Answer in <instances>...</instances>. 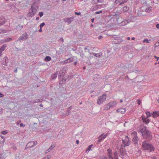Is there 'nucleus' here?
<instances>
[{"label":"nucleus","mask_w":159,"mask_h":159,"mask_svg":"<svg viewBox=\"0 0 159 159\" xmlns=\"http://www.w3.org/2000/svg\"><path fill=\"white\" fill-rule=\"evenodd\" d=\"M142 148L144 150H147L149 152H152L154 150V148L150 143L147 141H145L142 143Z\"/></svg>","instance_id":"1"},{"label":"nucleus","mask_w":159,"mask_h":159,"mask_svg":"<svg viewBox=\"0 0 159 159\" xmlns=\"http://www.w3.org/2000/svg\"><path fill=\"white\" fill-rule=\"evenodd\" d=\"M141 132L143 137L145 139H147L150 136L149 132L147 130L146 128L145 127H144L141 129Z\"/></svg>","instance_id":"2"},{"label":"nucleus","mask_w":159,"mask_h":159,"mask_svg":"<svg viewBox=\"0 0 159 159\" xmlns=\"http://www.w3.org/2000/svg\"><path fill=\"white\" fill-rule=\"evenodd\" d=\"M106 98V95L105 94H103L98 98L97 101L98 104L100 105L103 103L105 101Z\"/></svg>","instance_id":"3"},{"label":"nucleus","mask_w":159,"mask_h":159,"mask_svg":"<svg viewBox=\"0 0 159 159\" xmlns=\"http://www.w3.org/2000/svg\"><path fill=\"white\" fill-rule=\"evenodd\" d=\"M122 141L125 146H128L130 144L129 137L127 136H125V137L123 138Z\"/></svg>","instance_id":"4"},{"label":"nucleus","mask_w":159,"mask_h":159,"mask_svg":"<svg viewBox=\"0 0 159 159\" xmlns=\"http://www.w3.org/2000/svg\"><path fill=\"white\" fill-rule=\"evenodd\" d=\"M137 133L136 132H134L131 134V136L133 138V141L135 144L138 143V138L137 136Z\"/></svg>","instance_id":"5"},{"label":"nucleus","mask_w":159,"mask_h":159,"mask_svg":"<svg viewBox=\"0 0 159 159\" xmlns=\"http://www.w3.org/2000/svg\"><path fill=\"white\" fill-rule=\"evenodd\" d=\"M37 11V10L35 7H31L29 11V13L30 16H32L35 14Z\"/></svg>","instance_id":"6"},{"label":"nucleus","mask_w":159,"mask_h":159,"mask_svg":"<svg viewBox=\"0 0 159 159\" xmlns=\"http://www.w3.org/2000/svg\"><path fill=\"white\" fill-rule=\"evenodd\" d=\"M37 142L35 141H31L29 142L26 145V147L27 148H30L33 146L34 145L37 144Z\"/></svg>","instance_id":"7"},{"label":"nucleus","mask_w":159,"mask_h":159,"mask_svg":"<svg viewBox=\"0 0 159 159\" xmlns=\"http://www.w3.org/2000/svg\"><path fill=\"white\" fill-rule=\"evenodd\" d=\"M112 104H115L116 103L115 102H113L112 103H109V104L106 105L104 108L105 110H107L109 109L111 107H113Z\"/></svg>","instance_id":"8"},{"label":"nucleus","mask_w":159,"mask_h":159,"mask_svg":"<svg viewBox=\"0 0 159 159\" xmlns=\"http://www.w3.org/2000/svg\"><path fill=\"white\" fill-rule=\"evenodd\" d=\"M142 120L143 122L146 124H148L150 121V120L148 118V117L145 116H143L142 117Z\"/></svg>","instance_id":"9"},{"label":"nucleus","mask_w":159,"mask_h":159,"mask_svg":"<svg viewBox=\"0 0 159 159\" xmlns=\"http://www.w3.org/2000/svg\"><path fill=\"white\" fill-rule=\"evenodd\" d=\"M128 0H116L115 1V3L116 4L119 3V4H122L126 2Z\"/></svg>","instance_id":"10"},{"label":"nucleus","mask_w":159,"mask_h":159,"mask_svg":"<svg viewBox=\"0 0 159 159\" xmlns=\"http://www.w3.org/2000/svg\"><path fill=\"white\" fill-rule=\"evenodd\" d=\"M152 117L154 118H157L159 116V111H154L152 113Z\"/></svg>","instance_id":"11"},{"label":"nucleus","mask_w":159,"mask_h":159,"mask_svg":"<svg viewBox=\"0 0 159 159\" xmlns=\"http://www.w3.org/2000/svg\"><path fill=\"white\" fill-rule=\"evenodd\" d=\"M7 47L6 44L3 45L0 48V56L2 55V52L4 51Z\"/></svg>","instance_id":"12"},{"label":"nucleus","mask_w":159,"mask_h":159,"mask_svg":"<svg viewBox=\"0 0 159 159\" xmlns=\"http://www.w3.org/2000/svg\"><path fill=\"white\" fill-rule=\"evenodd\" d=\"M126 111V110L125 108H120L117 110V111L118 112L121 113L122 114L124 113Z\"/></svg>","instance_id":"13"},{"label":"nucleus","mask_w":159,"mask_h":159,"mask_svg":"<svg viewBox=\"0 0 159 159\" xmlns=\"http://www.w3.org/2000/svg\"><path fill=\"white\" fill-rule=\"evenodd\" d=\"M6 22L5 19L4 17H1L0 18V25L4 24Z\"/></svg>","instance_id":"14"},{"label":"nucleus","mask_w":159,"mask_h":159,"mask_svg":"<svg viewBox=\"0 0 159 159\" xmlns=\"http://www.w3.org/2000/svg\"><path fill=\"white\" fill-rule=\"evenodd\" d=\"M73 61V58H70L64 61V63L66 64L72 61Z\"/></svg>","instance_id":"15"},{"label":"nucleus","mask_w":159,"mask_h":159,"mask_svg":"<svg viewBox=\"0 0 159 159\" xmlns=\"http://www.w3.org/2000/svg\"><path fill=\"white\" fill-rule=\"evenodd\" d=\"M27 38V34L26 33H24L23 34L21 37H20V40H25Z\"/></svg>","instance_id":"16"},{"label":"nucleus","mask_w":159,"mask_h":159,"mask_svg":"<svg viewBox=\"0 0 159 159\" xmlns=\"http://www.w3.org/2000/svg\"><path fill=\"white\" fill-rule=\"evenodd\" d=\"M108 154L107 156L112 157V151L111 149H108L107 150Z\"/></svg>","instance_id":"17"},{"label":"nucleus","mask_w":159,"mask_h":159,"mask_svg":"<svg viewBox=\"0 0 159 159\" xmlns=\"http://www.w3.org/2000/svg\"><path fill=\"white\" fill-rule=\"evenodd\" d=\"M103 134H101L99 137L98 138V142L99 143H100L101 142V141L104 139H102V136L103 135Z\"/></svg>","instance_id":"18"},{"label":"nucleus","mask_w":159,"mask_h":159,"mask_svg":"<svg viewBox=\"0 0 159 159\" xmlns=\"http://www.w3.org/2000/svg\"><path fill=\"white\" fill-rule=\"evenodd\" d=\"M101 159H114L113 157H102Z\"/></svg>","instance_id":"19"},{"label":"nucleus","mask_w":159,"mask_h":159,"mask_svg":"<svg viewBox=\"0 0 159 159\" xmlns=\"http://www.w3.org/2000/svg\"><path fill=\"white\" fill-rule=\"evenodd\" d=\"M4 141V137L0 135V143H3Z\"/></svg>","instance_id":"20"},{"label":"nucleus","mask_w":159,"mask_h":159,"mask_svg":"<svg viewBox=\"0 0 159 159\" xmlns=\"http://www.w3.org/2000/svg\"><path fill=\"white\" fill-rule=\"evenodd\" d=\"M114 157L115 159H119L118 153H117V152L116 151L114 152Z\"/></svg>","instance_id":"21"},{"label":"nucleus","mask_w":159,"mask_h":159,"mask_svg":"<svg viewBox=\"0 0 159 159\" xmlns=\"http://www.w3.org/2000/svg\"><path fill=\"white\" fill-rule=\"evenodd\" d=\"M124 147L123 146H121V148L120 150V152L121 154V155H124L125 153V150H123V148H122V147Z\"/></svg>","instance_id":"22"},{"label":"nucleus","mask_w":159,"mask_h":159,"mask_svg":"<svg viewBox=\"0 0 159 159\" xmlns=\"http://www.w3.org/2000/svg\"><path fill=\"white\" fill-rule=\"evenodd\" d=\"M146 114L147 115V117L148 118L152 116V114L150 112H146Z\"/></svg>","instance_id":"23"},{"label":"nucleus","mask_w":159,"mask_h":159,"mask_svg":"<svg viewBox=\"0 0 159 159\" xmlns=\"http://www.w3.org/2000/svg\"><path fill=\"white\" fill-rule=\"evenodd\" d=\"M93 146V145L91 144L90 145H89L88 147L87 148V149L86 150V152H89V151L92 148V147Z\"/></svg>","instance_id":"24"},{"label":"nucleus","mask_w":159,"mask_h":159,"mask_svg":"<svg viewBox=\"0 0 159 159\" xmlns=\"http://www.w3.org/2000/svg\"><path fill=\"white\" fill-rule=\"evenodd\" d=\"M45 61H48L51 60V58L49 56H47L45 58Z\"/></svg>","instance_id":"25"},{"label":"nucleus","mask_w":159,"mask_h":159,"mask_svg":"<svg viewBox=\"0 0 159 159\" xmlns=\"http://www.w3.org/2000/svg\"><path fill=\"white\" fill-rule=\"evenodd\" d=\"M129 8L127 7H124L123 8V11H127L129 10Z\"/></svg>","instance_id":"26"},{"label":"nucleus","mask_w":159,"mask_h":159,"mask_svg":"<svg viewBox=\"0 0 159 159\" xmlns=\"http://www.w3.org/2000/svg\"><path fill=\"white\" fill-rule=\"evenodd\" d=\"M54 147V145H52L50 147V148H49L47 151V152H49L51 149H52V148Z\"/></svg>","instance_id":"27"},{"label":"nucleus","mask_w":159,"mask_h":159,"mask_svg":"<svg viewBox=\"0 0 159 159\" xmlns=\"http://www.w3.org/2000/svg\"><path fill=\"white\" fill-rule=\"evenodd\" d=\"M12 40V39L10 38H7V39H6L4 42H7L10 41H11Z\"/></svg>","instance_id":"28"},{"label":"nucleus","mask_w":159,"mask_h":159,"mask_svg":"<svg viewBox=\"0 0 159 159\" xmlns=\"http://www.w3.org/2000/svg\"><path fill=\"white\" fill-rule=\"evenodd\" d=\"M51 158V156L50 155H47L45 156L43 159H49Z\"/></svg>","instance_id":"29"},{"label":"nucleus","mask_w":159,"mask_h":159,"mask_svg":"<svg viewBox=\"0 0 159 159\" xmlns=\"http://www.w3.org/2000/svg\"><path fill=\"white\" fill-rule=\"evenodd\" d=\"M1 133L3 135H5L7 133V130H5L2 132Z\"/></svg>","instance_id":"30"},{"label":"nucleus","mask_w":159,"mask_h":159,"mask_svg":"<svg viewBox=\"0 0 159 159\" xmlns=\"http://www.w3.org/2000/svg\"><path fill=\"white\" fill-rule=\"evenodd\" d=\"M108 133L105 134L103 136H102V139H104L106 138L107 137V136H108Z\"/></svg>","instance_id":"31"},{"label":"nucleus","mask_w":159,"mask_h":159,"mask_svg":"<svg viewBox=\"0 0 159 159\" xmlns=\"http://www.w3.org/2000/svg\"><path fill=\"white\" fill-rule=\"evenodd\" d=\"M57 73H56L54 74V75H52V78L53 79L56 78L57 76Z\"/></svg>","instance_id":"32"},{"label":"nucleus","mask_w":159,"mask_h":159,"mask_svg":"<svg viewBox=\"0 0 159 159\" xmlns=\"http://www.w3.org/2000/svg\"><path fill=\"white\" fill-rule=\"evenodd\" d=\"M44 25H45V23L44 22H43L40 24V28H42Z\"/></svg>","instance_id":"33"},{"label":"nucleus","mask_w":159,"mask_h":159,"mask_svg":"<svg viewBox=\"0 0 159 159\" xmlns=\"http://www.w3.org/2000/svg\"><path fill=\"white\" fill-rule=\"evenodd\" d=\"M146 42L147 43H149V42L148 41V40L147 39H145L143 41V43H145V42Z\"/></svg>","instance_id":"34"},{"label":"nucleus","mask_w":159,"mask_h":159,"mask_svg":"<svg viewBox=\"0 0 159 159\" xmlns=\"http://www.w3.org/2000/svg\"><path fill=\"white\" fill-rule=\"evenodd\" d=\"M39 15L40 17H41L43 16V14L42 12H40Z\"/></svg>","instance_id":"35"},{"label":"nucleus","mask_w":159,"mask_h":159,"mask_svg":"<svg viewBox=\"0 0 159 159\" xmlns=\"http://www.w3.org/2000/svg\"><path fill=\"white\" fill-rule=\"evenodd\" d=\"M137 102L139 105H140L141 103V100L140 99H138L137 101Z\"/></svg>","instance_id":"36"},{"label":"nucleus","mask_w":159,"mask_h":159,"mask_svg":"<svg viewBox=\"0 0 159 159\" xmlns=\"http://www.w3.org/2000/svg\"><path fill=\"white\" fill-rule=\"evenodd\" d=\"M102 12V11H96L95 12V13L96 14H99L100 13H101Z\"/></svg>","instance_id":"37"},{"label":"nucleus","mask_w":159,"mask_h":159,"mask_svg":"<svg viewBox=\"0 0 159 159\" xmlns=\"http://www.w3.org/2000/svg\"><path fill=\"white\" fill-rule=\"evenodd\" d=\"M75 14L77 15H80L81 14L80 12H75Z\"/></svg>","instance_id":"38"},{"label":"nucleus","mask_w":159,"mask_h":159,"mask_svg":"<svg viewBox=\"0 0 159 159\" xmlns=\"http://www.w3.org/2000/svg\"><path fill=\"white\" fill-rule=\"evenodd\" d=\"M155 58L157 59V61H158L159 59V57H157L156 56H155L154 57Z\"/></svg>","instance_id":"39"},{"label":"nucleus","mask_w":159,"mask_h":159,"mask_svg":"<svg viewBox=\"0 0 159 159\" xmlns=\"http://www.w3.org/2000/svg\"><path fill=\"white\" fill-rule=\"evenodd\" d=\"M156 27L157 29H159V24H157L156 25Z\"/></svg>","instance_id":"40"},{"label":"nucleus","mask_w":159,"mask_h":159,"mask_svg":"<svg viewBox=\"0 0 159 159\" xmlns=\"http://www.w3.org/2000/svg\"><path fill=\"white\" fill-rule=\"evenodd\" d=\"M96 3H98L99 0H94Z\"/></svg>","instance_id":"41"},{"label":"nucleus","mask_w":159,"mask_h":159,"mask_svg":"<svg viewBox=\"0 0 159 159\" xmlns=\"http://www.w3.org/2000/svg\"><path fill=\"white\" fill-rule=\"evenodd\" d=\"M102 38V36L100 35L98 37V39H101Z\"/></svg>","instance_id":"42"},{"label":"nucleus","mask_w":159,"mask_h":159,"mask_svg":"<svg viewBox=\"0 0 159 159\" xmlns=\"http://www.w3.org/2000/svg\"><path fill=\"white\" fill-rule=\"evenodd\" d=\"M76 142L77 144H79V142L78 140H76Z\"/></svg>","instance_id":"43"},{"label":"nucleus","mask_w":159,"mask_h":159,"mask_svg":"<svg viewBox=\"0 0 159 159\" xmlns=\"http://www.w3.org/2000/svg\"><path fill=\"white\" fill-rule=\"evenodd\" d=\"M3 96V95L2 94L0 93V97H2Z\"/></svg>","instance_id":"44"},{"label":"nucleus","mask_w":159,"mask_h":159,"mask_svg":"<svg viewBox=\"0 0 159 159\" xmlns=\"http://www.w3.org/2000/svg\"><path fill=\"white\" fill-rule=\"evenodd\" d=\"M39 32H41L42 31V28H40V29L39 30Z\"/></svg>","instance_id":"45"},{"label":"nucleus","mask_w":159,"mask_h":159,"mask_svg":"<svg viewBox=\"0 0 159 159\" xmlns=\"http://www.w3.org/2000/svg\"><path fill=\"white\" fill-rule=\"evenodd\" d=\"M62 81L63 82L65 83V82H66V80H65L62 79Z\"/></svg>","instance_id":"46"},{"label":"nucleus","mask_w":159,"mask_h":159,"mask_svg":"<svg viewBox=\"0 0 159 159\" xmlns=\"http://www.w3.org/2000/svg\"><path fill=\"white\" fill-rule=\"evenodd\" d=\"M22 126H23V127L24 126L23 125L22 123H20V127H22Z\"/></svg>","instance_id":"47"},{"label":"nucleus","mask_w":159,"mask_h":159,"mask_svg":"<svg viewBox=\"0 0 159 159\" xmlns=\"http://www.w3.org/2000/svg\"><path fill=\"white\" fill-rule=\"evenodd\" d=\"M94 20V19L93 18V19H92V22H93Z\"/></svg>","instance_id":"48"},{"label":"nucleus","mask_w":159,"mask_h":159,"mask_svg":"<svg viewBox=\"0 0 159 159\" xmlns=\"http://www.w3.org/2000/svg\"><path fill=\"white\" fill-rule=\"evenodd\" d=\"M77 62H76V61L74 63V65L75 66V65H76V64H77Z\"/></svg>","instance_id":"49"},{"label":"nucleus","mask_w":159,"mask_h":159,"mask_svg":"<svg viewBox=\"0 0 159 159\" xmlns=\"http://www.w3.org/2000/svg\"><path fill=\"white\" fill-rule=\"evenodd\" d=\"M60 39L62 41V42H63V39Z\"/></svg>","instance_id":"50"},{"label":"nucleus","mask_w":159,"mask_h":159,"mask_svg":"<svg viewBox=\"0 0 159 159\" xmlns=\"http://www.w3.org/2000/svg\"><path fill=\"white\" fill-rule=\"evenodd\" d=\"M127 39L128 40H129L130 39V38L129 37H128L127 38Z\"/></svg>","instance_id":"51"},{"label":"nucleus","mask_w":159,"mask_h":159,"mask_svg":"<svg viewBox=\"0 0 159 159\" xmlns=\"http://www.w3.org/2000/svg\"><path fill=\"white\" fill-rule=\"evenodd\" d=\"M131 39L132 40H134L135 39V38L134 37H133Z\"/></svg>","instance_id":"52"},{"label":"nucleus","mask_w":159,"mask_h":159,"mask_svg":"<svg viewBox=\"0 0 159 159\" xmlns=\"http://www.w3.org/2000/svg\"><path fill=\"white\" fill-rule=\"evenodd\" d=\"M123 102V101L122 100H120V102Z\"/></svg>","instance_id":"53"},{"label":"nucleus","mask_w":159,"mask_h":159,"mask_svg":"<svg viewBox=\"0 0 159 159\" xmlns=\"http://www.w3.org/2000/svg\"><path fill=\"white\" fill-rule=\"evenodd\" d=\"M40 106L41 107H43V105H42V104H41L40 105Z\"/></svg>","instance_id":"54"},{"label":"nucleus","mask_w":159,"mask_h":159,"mask_svg":"<svg viewBox=\"0 0 159 159\" xmlns=\"http://www.w3.org/2000/svg\"><path fill=\"white\" fill-rule=\"evenodd\" d=\"M36 19L37 20H38L39 19V17H37L36 18Z\"/></svg>","instance_id":"55"},{"label":"nucleus","mask_w":159,"mask_h":159,"mask_svg":"<svg viewBox=\"0 0 159 159\" xmlns=\"http://www.w3.org/2000/svg\"><path fill=\"white\" fill-rule=\"evenodd\" d=\"M83 69H85V67H83Z\"/></svg>","instance_id":"56"},{"label":"nucleus","mask_w":159,"mask_h":159,"mask_svg":"<svg viewBox=\"0 0 159 159\" xmlns=\"http://www.w3.org/2000/svg\"><path fill=\"white\" fill-rule=\"evenodd\" d=\"M60 84H61V81H60Z\"/></svg>","instance_id":"57"},{"label":"nucleus","mask_w":159,"mask_h":159,"mask_svg":"<svg viewBox=\"0 0 159 159\" xmlns=\"http://www.w3.org/2000/svg\"><path fill=\"white\" fill-rule=\"evenodd\" d=\"M157 64V63H156V62L155 63V65H156Z\"/></svg>","instance_id":"58"},{"label":"nucleus","mask_w":159,"mask_h":159,"mask_svg":"<svg viewBox=\"0 0 159 159\" xmlns=\"http://www.w3.org/2000/svg\"><path fill=\"white\" fill-rule=\"evenodd\" d=\"M158 64H159V61L158 62Z\"/></svg>","instance_id":"59"},{"label":"nucleus","mask_w":159,"mask_h":159,"mask_svg":"<svg viewBox=\"0 0 159 159\" xmlns=\"http://www.w3.org/2000/svg\"><path fill=\"white\" fill-rule=\"evenodd\" d=\"M15 72H17V70H16L15 71Z\"/></svg>","instance_id":"60"},{"label":"nucleus","mask_w":159,"mask_h":159,"mask_svg":"<svg viewBox=\"0 0 159 159\" xmlns=\"http://www.w3.org/2000/svg\"><path fill=\"white\" fill-rule=\"evenodd\" d=\"M6 0L7 1H8V0Z\"/></svg>","instance_id":"61"},{"label":"nucleus","mask_w":159,"mask_h":159,"mask_svg":"<svg viewBox=\"0 0 159 159\" xmlns=\"http://www.w3.org/2000/svg\"><path fill=\"white\" fill-rule=\"evenodd\" d=\"M63 1H66V0H63Z\"/></svg>","instance_id":"62"}]
</instances>
